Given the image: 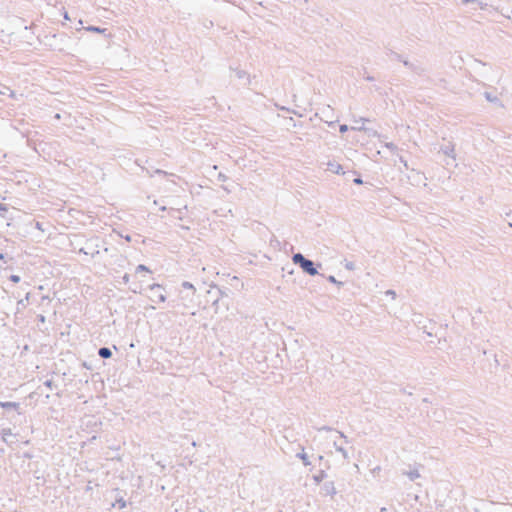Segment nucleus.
<instances>
[{
    "instance_id": "nucleus-16",
    "label": "nucleus",
    "mask_w": 512,
    "mask_h": 512,
    "mask_svg": "<svg viewBox=\"0 0 512 512\" xmlns=\"http://www.w3.org/2000/svg\"><path fill=\"white\" fill-rule=\"evenodd\" d=\"M484 97L486 98L487 101L489 102H492V103H497L499 102V99L497 96L493 95L492 93L490 92H484Z\"/></svg>"
},
{
    "instance_id": "nucleus-9",
    "label": "nucleus",
    "mask_w": 512,
    "mask_h": 512,
    "mask_svg": "<svg viewBox=\"0 0 512 512\" xmlns=\"http://www.w3.org/2000/svg\"><path fill=\"white\" fill-rule=\"evenodd\" d=\"M98 355L103 359H108L112 356V351L108 347H101L98 350Z\"/></svg>"
},
{
    "instance_id": "nucleus-44",
    "label": "nucleus",
    "mask_w": 512,
    "mask_h": 512,
    "mask_svg": "<svg viewBox=\"0 0 512 512\" xmlns=\"http://www.w3.org/2000/svg\"><path fill=\"white\" fill-rule=\"evenodd\" d=\"M5 90H9L8 87L4 86V89H2V91H0L1 94H5Z\"/></svg>"
},
{
    "instance_id": "nucleus-51",
    "label": "nucleus",
    "mask_w": 512,
    "mask_h": 512,
    "mask_svg": "<svg viewBox=\"0 0 512 512\" xmlns=\"http://www.w3.org/2000/svg\"><path fill=\"white\" fill-rule=\"evenodd\" d=\"M381 512H386V508H382V509H381Z\"/></svg>"
},
{
    "instance_id": "nucleus-12",
    "label": "nucleus",
    "mask_w": 512,
    "mask_h": 512,
    "mask_svg": "<svg viewBox=\"0 0 512 512\" xmlns=\"http://www.w3.org/2000/svg\"><path fill=\"white\" fill-rule=\"evenodd\" d=\"M327 474L324 470H320L317 474L313 475V480L316 484H319L326 478Z\"/></svg>"
},
{
    "instance_id": "nucleus-33",
    "label": "nucleus",
    "mask_w": 512,
    "mask_h": 512,
    "mask_svg": "<svg viewBox=\"0 0 512 512\" xmlns=\"http://www.w3.org/2000/svg\"><path fill=\"white\" fill-rule=\"evenodd\" d=\"M339 130L341 133H345L348 130V126L345 124L340 125Z\"/></svg>"
},
{
    "instance_id": "nucleus-27",
    "label": "nucleus",
    "mask_w": 512,
    "mask_h": 512,
    "mask_svg": "<svg viewBox=\"0 0 512 512\" xmlns=\"http://www.w3.org/2000/svg\"><path fill=\"white\" fill-rule=\"evenodd\" d=\"M236 75H237V77H238L239 79H242V78L246 77V72H245V71H243V70H237V71H236Z\"/></svg>"
},
{
    "instance_id": "nucleus-22",
    "label": "nucleus",
    "mask_w": 512,
    "mask_h": 512,
    "mask_svg": "<svg viewBox=\"0 0 512 512\" xmlns=\"http://www.w3.org/2000/svg\"><path fill=\"white\" fill-rule=\"evenodd\" d=\"M327 280L329 282L333 283V284L338 285V286H342L343 285V282H340V281L336 280V278L334 276H332V275L328 276Z\"/></svg>"
},
{
    "instance_id": "nucleus-28",
    "label": "nucleus",
    "mask_w": 512,
    "mask_h": 512,
    "mask_svg": "<svg viewBox=\"0 0 512 512\" xmlns=\"http://www.w3.org/2000/svg\"><path fill=\"white\" fill-rule=\"evenodd\" d=\"M412 71L417 74H421L424 71V69L419 66L414 65V68H412Z\"/></svg>"
},
{
    "instance_id": "nucleus-2",
    "label": "nucleus",
    "mask_w": 512,
    "mask_h": 512,
    "mask_svg": "<svg viewBox=\"0 0 512 512\" xmlns=\"http://www.w3.org/2000/svg\"><path fill=\"white\" fill-rule=\"evenodd\" d=\"M100 239L98 237L88 239L85 243V247L80 248L79 252L85 255H90L91 257H95L100 253Z\"/></svg>"
},
{
    "instance_id": "nucleus-30",
    "label": "nucleus",
    "mask_w": 512,
    "mask_h": 512,
    "mask_svg": "<svg viewBox=\"0 0 512 512\" xmlns=\"http://www.w3.org/2000/svg\"><path fill=\"white\" fill-rule=\"evenodd\" d=\"M12 282L14 283H18L20 281V276L18 275H11L10 278H9Z\"/></svg>"
},
{
    "instance_id": "nucleus-35",
    "label": "nucleus",
    "mask_w": 512,
    "mask_h": 512,
    "mask_svg": "<svg viewBox=\"0 0 512 512\" xmlns=\"http://www.w3.org/2000/svg\"><path fill=\"white\" fill-rule=\"evenodd\" d=\"M353 182H354L355 184H358V185L363 183V181H362V179H361L360 177L355 178V179L353 180Z\"/></svg>"
},
{
    "instance_id": "nucleus-38",
    "label": "nucleus",
    "mask_w": 512,
    "mask_h": 512,
    "mask_svg": "<svg viewBox=\"0 0 512 512\" xmlns=\"http://www.w3.org/2000/svg\"><path fill=\"white\" fill-rule=\"evenodd\" d=\"M386 294L389 295V296H393V297H395V295H396L395 291H393V290H388L386 292Z\"/></svg>"
},
{
    "instance_id": "nucleus-25",
    "label": "nucleus",
    "mask_w": 512,
    "mask_h": 512,
    "mask_svg": "<svg viewBox=\"0 0 512 512\" xmlns=\"http://www.w3.org/2000/svg\"><path fill=\"white\" fill-rule=\"evenodd\" d=\"M344 266H345V268L347 270H354L355 269V264H354V262H351V261H346Z\"/></svg>"
},
{
    "instance_id": "nucleus-50",
    "label": "nucleus",
    "mask_w": 512,
    "mask_h": 512,
    "mask_svg": "<svg viewBox=\"0 0 512 512\" xmlns=\"http://www.w3.org/2000/svg\"><path fill=\"white\" fill-rule=\"evenodd\" d=\"M44 320H45L44 316L41 315L40 316V321L44 322Z\"/></svg>"
},
{
    "instance_id": "nucleus-52",
    "label": "nucleus",
    "mask_w": 512,
    "mask_h": 512,
    "mask_svg": "<svg viewBox=\"0 0 512 512\" xmlns=\"http://www.w3.org/2000/svg\"><path fill=\"white\" fill-rule=\"evenodd\" d=\"M2 258H3V254H2V253H0V259H2Z\"/></svg>"
},
{
    "instance_id": "nucleus-23",
    "label": "nucleus",
    "mask_w": 512,
    "mask_h": 512,
    "mask_svg": "<svg viewBox=\"0 0 512 512\" xmlns=\"http://www.w3.org/2000/svg\"><path fill=\"white\" fill-rule=\"evenodd\" d=\"M182 287H183V288H185V289L192 290V291H193V293L195 292V288H194L193 284H192V283H190V282H188V281H184V282L182 283Z\"/></svg>"
},
{
    "instance_id": "nucleus-1",
    "label": "nucleus",
    "mask_w": 512,
    "mask_h": 512,
    "mask_svg": "<svg viewBox=\"0 0 512 512\" xmlns=\"http://www.w3.org/2000/svg\"><path fill=\"white\" fill-rule=\"evenodd\" d=\"M294 264L299 265L301 269L310 276L318 274L315 264L312 260L305 258L301 253H295L292 256Z\"/></svg>"
},
{
    "instance_id": "nucleus-47",
    "label": "nucleus",
    "mask_w": 512,
    "mask_h": 512,
    "mask_svg": "<svg viewBox=\"0 0 512 512\" xmlns=\"http://www.w3.org/2000/svg\"><path fill=\"white\" fill-rule=\"evenodd\" d=\"M218 301H219V297H217V298L214 300L213 304H214V305H215V304H217V303H218Z\"/></svg>"
},
{
    "instance_id": "nucleus-41",
    "label": "nucleus",
    "mask_w": 512,
    "mask_h": 512,
    "mask_svg": "<svg viewBox=\"0 0 512 512\" xmlns=\"http://www.w3.org/2000/svg\"><path fill=\"white\" fill-rule=\"evenodd\" d=\"M401 162L404 164V166L408 169V164L405 160H403L402 158H400Z\"/></svg>"
},
{
    "instance_id": "nucleus-29",
    "label": "nucleus",
    "mask_w": 512,
    "mask_h": 512,
    "mask_svg": "<svg viewBox=\"0 0 512 512\" xmlns=\"http://www.w3.org/2000/svg\"><path fill=\"white\" fill-rule=\"evenodd\" d=\"M217 178L219 181H222V182H225L228 179V177L223 173H219Z\"/></svg>"
},
{
    "instance_id": "nucleus-10",
    "label": "nucleus",
    "mask_w": 512,
    "mask_h": 512,
    "mask_svg": "<svg viewBox=\"0 0 512 512\" xmlns=\"http://www.w3.org/2000/svg\"><path fill=\"white\" fill-rule=\"evenodd\" d=\"M327 166L329 171L337 174H339L343 169L342 166L336 162H328Z\"/></svg>"
},
{
    "instance_id": "nucleus-21",
    "label": "nucleus",
    "mask_w": 512,
    "mask_h": 512,
    "mask_svg": "<svg viewBox=\"0 0 512 512\" xmlns=\"http://www.w3.org/2000/svg\"><path fill=\"white\" fill-rule=\"evenodd\" d=\"M8 211V207L5 204L0 203V218H5V212Z\"/></svg>"
},
{
    "instance_id": "nucleus-31",
    "label": "nucleus",
    "mask_w": 512,
    "mask_h": 512,
    "mask_svg": "<svg viewBox=\"0 0 512 512\" xmlns=\"http://www.w3.org/2000/svg\"><path fill=\"white\" fill-rule=\"evenodd\" d=\"M403 64L408 67L409 69L412 70V68H414V64L410 63L409 61L407 60H402Z\"/></svg>"
},
{
    "instance_id": "nucleus-6",
    "label": "nucleus",
    "mask_w": 512,
    "mask_h": 512,
    "mask_svg": "<svg viewBox=\"0 0 512 512\" xmlns=\"http://www.w3.org/2000/svg\"><path fill=\"white\" fill-rule=\"evenodd\" d=\"M322 490L324 491L325 495L334 496L337 493L334 482L332 481L325 482L322 486Z\"/></svg>"
},
{
    "instance_id": "nucleus-48",
    "label": "nucleus",
    "mask_w": 512,
    "mask_h": 512,
    "mask_svg": "<svg viewBox=\"0 0 512 512\" xmlns=\"http://www.w3.org/2000/svg\"><path fill=\"white\" fill-rule=\"evenodd\" d=\"M494 358H495V364H496V365H499V362H498V360H497L496 355H494Z\"/></svg>"
},
{
    "instance_id": "nucleus-5",
    "label": "nucleus",
    "mask_w": 512,
    "mask_h": 512,
    "mask_svg": "<svg viewBox=\"0 0 512 512\" xmlns=\"http://www.w3.org/2000/svg\"><path fill=\"white\" fill-rule=\"evenodd\" d=\"M150 290L152 291L153 293V297L155 299H153L154 301L157 300L158 302H165L166 301V296L162 293V292H159L162 287L161 285L159 284H152L149 286Z\"/></svg>"
},
{
    "instance_id": "nucleus-3",
    "label": "nucleus",
    "mask_w": 512,
    "mask_h": 512,
    "mask_svg": "<svg viewBox=\"0 0 512 512\" xmlns=\"http://www.w3.org/2000/svg\"><path fill=\"white\" fill-rule=\"evenodd\" d=\"M0 434L2 441L6 443L8 446H12L18 441L17 435L13 434L10 428H3Z\"/></svg>"
},
{
    "instance_id": "nucleus-4",
    "label": "nucleus",
    "mask_w": 512,
    "mask_h": 512,
    "mask_svg": "<svg viewBox=\"0 0 512 512\" xmlns=\"http://www.w3.org/2000/svg\"><path fill=\"white\" fill-rule=\"evenodd\" d=\"M408 179L411 181L413 185H426V177L424 176V174L414 169L411 170V173L408 175Z\"/></svg>"
},
{
    "instance_id": "nucleus-19",
    "label": "nucleus",
    "mask_w": 512,
    "mask_h": 512,
    "mask_svg": "<svg viewBox=\"0 0 512 512\" xmlns=\"http://www.w3.org/2000/svg\"><path fill=\"white\" fill-rule=\"evenodd\" d=\"M88 31L97 32V33H103L106 31V29L97 27V26H89L86 28Z\"/></svg>"
},
{
    "instance_id": "nucleus-42",
    "label": "nucleus",
    "mask_w": 512,
    "mask_h": 512,
    "mask_svg": "<svg viewBox=\"0 0 512 512\" xmlns=\"http://www.w3.org/2000/svg\"><path fill=\"white\" fill-rule=\"evenodd\" d=\"M55 119L59 120L61 119V115L59 113H56L55 116H54Z\"/></svg>"
},
{
    "instance_id": "nucleus-32",
    "label": "nucleus",
    "mask_w": 512,
    "mask_h": 512,
    "mask_svg": "<svg viewBox=\"0 0 512 512\" xmlns=\"http://www.w3.org/2000/svg\"><path fill=\"white\" fill-rule=\"evenodd\" d=\"M122 280H123L124 284H127L130 281L129 274H124V276L122 277Z\"/></svg>"
},
{
    "instance_id": "nucleus-40",
    "label": "nucleus",
    "mask_w": 512,
    "mask_h": 512,
    "mask_svg": "<svg viewBox=\"0 0 512 512\" xmlns=\"http://www.w3.org/2000/svg\"><path fill=\"white\" fill-rule=\"evenodd\" d=\"M365 79H366L367 81H373V80H374V77H373V76H370V75H367V76H365Z\"/></svg>"
},
{
    "instance_id": "nucleus-43",
    "label": "nucleus",
    "mask_w": 512,
    "mask_h": 512,
    "mask_svg": "<svg viewBox=\"0 0 512 512\" xmlns=\"http://www.w3.org/2000/svg\"><path fill=\"white\" fill-rule=\"evenodd\" d=\"M5 90H9L8 87L4 86V89H2V91H0L1 94H5Z\"/></svg>"
},
{
    "instance_id": "nucleus-13",
    "label": "nucleus",
    "mask_w": 512,
    "mask_h": 512,
    "mask_svg": "<svg viewBox=\"0 0 512 512\" xmlns=\"http://www.w3.org/2000/svg\"><path fill=\"white\" fill-rule=\"evenodd\" d=\"M334 447L337 452L341 453L344 459H349L348 452L345 448H343L341 445H338L337 442H334Z\"/></svg>"
},
{
    "instance_id": "nucleus-37",
    "label": "nucleus",
    "mask_w": 512,
    "mask_h": 512,
    "mask_svg": "<svg viewBox=\"0 0 512 512\" xmlns=\"http://www.w3.org/2000/svg\"><path fill=\"white\" fill-rule=\"evenodd\" d=\"M393 55L395 56V58H396L397 60H399V61H401V62H402V60H403V59H402V56H401L400 54H398V53H393Z\"/></svg>"
},
{
    "instance_id": "nucleus-7",
    "label": "nucleus",
    "mask_w": 512,
    "mask_h": 512,
    "mask_svg": "<svg viewBox=\"0 0 512 512\" xmlns=\"http://www.w3.org/2000/svg\"><path fill=\"white\" fill-rule=\"evenodd\" d=\"M440 152H442L444 155H447L455 159L454 146L452 144L441 146Z\"/></svg>"
},
{
    "instance_id": "nucleus-20",
    "label": "nucleus",
    "mask_w": 512,
    "mask_h": 512,
    "mask_svg": "<svg viewBox=\"0 0 512 512\" xmlns=\"http://www.w3.org/2000/svg\"><path fill=\"white\" fill-rule=\"evenodd\" d=\"M463 3L467 4V3H477L481 9H485V7L487 6V4H483L481 1L479 0H463Z\"/></svg>"
},
{
    "instance_id": "nucleus-17",
    "label": "nucleus",
    "mask_w": 512,
    "mask_h": 512,
    "mask_svg": "<svg viewBox=\"0 0 512 512\" xmlns=\"http://www.w3.org/2000/svg\"><path fill=\"white\" fill-rule=\"evenodd\" d=\"M116 504H118L119 508L121 509L126 507V501L122 497L116 499L115 503H113L112 506L115 507Z\"/></svg>"
},
{
    "instance_id": "nucleus-18",
    "label": "nucleus",
    "mask_w": 512,
    "mask_h": 512,
    "mask_svg": "<svg viewBox=\"0 0 512 512\" xmlns=\"http://www.w3.org/2000/svg\"><path fill=\"white\" fill-rule=\"evenodd\" d=\"M135 272L136 273H141V272H150L149 268L147 266H145L144 264H140L136 267L135 269Z\"/></svg>"
},
{
    "instance_id": "nucleus-45",
    "label": "nucleus",
    "mask_w": 512,
    "mask_h": 512,
    "mask_svg": "<svg viewBox=\"0 0 512 512\" xmlns=\"http://www.w3.org/2000/svg\"><path fill=\"white\" fill-rule=\"evenodd\" d=\"M5 90H9L8 87L4 86V89H2V91H0L1 94H5Z\"/></svg>"
},
{
    "instance_id": "nucleus-11",
    "label": "nucleus",
    "mask_w": 512,
    "mask_h": 512,
    "mask_svg": "<svg viewBox=\"0 0 512 512\" xmlns=\"http://www.w3.org/2000/svg\"><path fill=\"white\" fill-rule=\"evenodd\" d=\"M29 297H30V293H27L25 295V298L18 300V302H17V311L18 312L26 308Z\"/></svg>"
},
{
    "instance_id": "nucleus-49",
    "label": "nucleus",
    "mask_w": 512,
    "mask_h": 512,
    "mask_svg": "<svg viewBox=\"0 0 512 512\" xmlns=\"http://www.w3.org/2000/svg\"><path fill=\"white\" fill-rule=\"evenodd\" d=\"M125 239H126L127 241H131V237H130V236H126V237H125Z\"/></svg>"
},
{
    "instance_id": "nucleus-36",
    "label": "nucleus",
    "mask_w": 512,
    "mask_h": 512,
    "mask_svg": "<svg viewBox=\"0 0 512 512\" xmlns=\"http://www.w3.org/2000/svg\"><path fill=\"white\" fill-rule=\"evenodd\" d=\"M332 429L328 426H323L321 428H319V431H331Z\"/></svg>"
},
{
    "instance_id": "nucleus-39",
    "label": "nucleus",
    "mask_w": 512,
    "mask_h": 512,
    "mask_svg": "<svg viewBox=\"0 0 512 512\" xmlns=\"http://www.w3.org/2000/svg\"><path fill=\"white\" fill-rule=\"evenodd\" d=\"M339 435H340V437H341V438H343L346 442H348V438H347V436H346L344 433L339 432Z\"/></svg>"
},
{
    "instance_id": "nucleus-34",
    "label": "nucleus",
    "mask_w": 512,
    "mask_h": 512,
    "mask_svg": "<svg viewBox=\"0 0 512 512\" xmlns=\"http://www.w3.org/2000/svg\"><path fill=\"white\" fill-rule=\"evenodd\" d=\"M386 147L388 149L392 150V151L397 149V147L393 143H391V142L390 143H386Z\"/></svg>"
},
{
    "instance_id": "nucleus-14",
    "label": "nucleus",
    "mask_w": 512,
    "mask_h": 512,
    "mask_svg": "<svg viewBox=\"0 0 512 512\" xmlns=\"http://www.w3.org/2000/svg\"><path fill=\"white\" fill-rule=\"evenodd\" d=\"M296 456L303 461V464L305 466H309L311 464V462L308 459L307 454L304 452V449H302V451L300 453H298Z\"/></svg>"
},
{
    "instance_id": "nucleus-8",
    "label": "nucleus",
    "mask_w": 512,
    "mask_h": 512,
    "mask_svg": "<svg viewBox=\"0 0 512 512\" xmlns=\"http://www.w3.org/2000/svg\"><path fill=\"white\" fill-rule=\"evenodd\" d=\"M0 407L3 409H7V410L13 409V410L18 411V409L20 408V403L9 402V401H7V402L0 401Z\"/></svg>"
},
{
    "instance_id": "nucleus-15",
    "label": "nucleus",
    "mask_w": 512,
    "mask_h": 512,
    "mask_svg": "<svg viewBox=\"0 0 512 512\" xmlns=\"http://www.w3.org/2000/svg\"><path fill=\"white\" fill-rule=\"evenodd\" d=\"M403 474L407 475L411 481H414V480H416L417 478L420 477V474H419L418 470H412V471H409V472H403Z\"/></svg>"
},
{
    "instance_id": "nucleus-46",
    "label": "nucleus",
    "mask_w": 512,
    "mask_h": 512,
    "mask_svg": "<svg viewBox=\"0 0 512 512\" xmlns=\"http://www.w3.org/2000/svg\"><path fill=\"white\" fill-rule=\"evenodd\" d=\"M218 292L220 293L221 296H224V295H227L225 292H223L222 290L218 289Z\"/></svg>"
},
{
    "instance_id": "nucleus-26",
    "label": "nucleus",
    "mask_w": 512,
    "mask_h": 512,
    "mask_svg": "<svg viewBox=\"0 0 512 512\" xmlns=\"http://www.w3.org/2000/svg\"><path fill=\"white\" fill-rule=\"evenodd\" d=\"M44 386H46L47 388H49L50 390H52V389H53V386H54V382H53L52 380L48 379V380H46V381L44 382Z\"/></svg>"
},
{
    "instance_id": "nucleus-24",
    "label": "nucleus",
    "mask_w": 512,
    "mask_h": 512,
    "mask_svg": "<svg viewBox=\"0 0 512 512\" xmlns=\"http://www.w3.org/2000/svg\"><path fill=\"white\" fill-rule=\"evenodd\" d=\"M141 285H137V284H133L131 287H130V290L133 292V293H141Z\"/></svg>"
}]
</instances>
